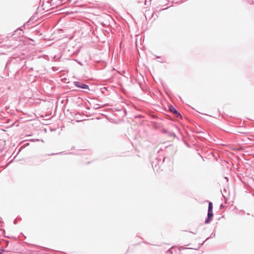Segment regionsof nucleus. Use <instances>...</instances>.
I'll return each mask as SVG.
<instances>
[{
    "label": "nucleus",
    "mask_w": 254,
    "mask_h": 254,
    "mask_svg": "<svg viewBox=\"0 0 254 254\" xmlns=\"http://www.w3.org/2000/svg\"><path fill=\"white\" fill-rule=\"evenodd\" d=\"M213 204L211 202H209L208 203V213H207V217L205 219V223L206 224L209 223L213 216Z\"/></svg>",
    "instance_id": "f257e3e1"
},
{
    "label": "nucleus",
    "mask_w": 254,
    "mask_h": 254,
    "mask_svg": "<svg viewBox=\"0 0 254 254\" xmlns=\"http://www.w3.org/2000/svg\"><path fill=\"white\" fill-rule=\"evenodd\" d=\"M74 85L78 88L85 89H89V86L88 85L83 83L80 82L75 81L74 82Z\"/></svg>",
    "instance_id": "f03ea898"
},
{
    "label": "nucleus",
    "mask_w": 254,
    "mask_h": 254,
    "mask_svg": "<svg viewBox=\"0 0 254 254\" xmlns=\"http://www.w3.org/2000/svg\"><path fill=\"white\" fill-rule=\"evenodd\" d=\"M169 111L176 115L177 117L181 116V114L172 105L169 106Z\"/></svg>",
    "instance_id": "7ed1b4c3"
},
{
    "label": "nucleus",
    "mask_w": 254,
    "mask_h": 254,
    "mask_svg": "<svg viewBox=\"0 0 254 254\" xmlns=\"http://www.w3.org/2000/svg\"><path fill=\"white\" fill-rule=\"evenodd\" d=\"M215 233H212L211 234V235L210 236V237H208V238H207L205 240V241L207 240H208V239H209V238H213L214 237H215Z\"/></svg>",
    "instance_id": "20e7f679"
},
{
    "label": "nucleus",
    "mask_w": 254,
    "mask_h": 254,
    "mask_svg": "<svg viewBox=\"0 0 254 254\" xmlns=\"http://www.w3.org/2000/svg\"><path fill=\"white\" fill-rule=\"evenodd\" d=\"M169 134L171 136H173V137H175L176 136L175 133H174V132H169Z\"/></svg>",
    "instance_id": "39448f33"
},
{
    "label": "nucleus",
    "mask_w": 254,
    "mask_h": 254,
    "mask_svg": "<svg viewBox=\"0 0 254 254\" xmlns=\"http://www.w3.org/2000/svg\"><path fill=\"white\" fill-rule=\"evenodd\" d=\"M166 160H170V158L169 157H164L163 159V162H164Z\"/></svg>",
    "instance_id": "423d86ee"
},
{
    "label": "nucleus",
    "mask_w": 254,
    "mask_h": 254,
    "mask_svg": "<svg viewBox=\"0 0 254 254\" xmlns=\"http://www.w3.org/2000/svg\"><path fill=\"white\" fill-rule=\"evenodd\" d=\"M58 153H52L51 155H55V154H57Z\"/></svg>",
    "instance_id": "0eeeda50"
},
{
    "label": "nucleus",
    "mask_w": 254,
    "mask_h": 254,
    "mask_svg": "<svg viewBox=\"0 0 254 254\" xmlns=\"http://www.w3.org/2000/svg\"><path fill=\"white\" fill-rule=\"evenodd\" d=\"M175 127L177 129H178V127H177V126H175Z\"/></svg>",
    "instance_id": "6e6552de"
},
{
    "label": "nucleus",
    "mask_w": 254,
    "mask_h": 254,
    "mask_svg": "<svg viewBox=\"0 0 254 254\" xmlns=\"http://www.w3.org/2000/svg\"><path fill=\"white\" fill-rule=\"evenodd\" d=\"M206 241H204L203 243H202V245H203V243L205 242Z\"/></svg>",
    "instance_id": "1a4fd4ad"
},
{
    "label": "nucleus",
    "mask_w": 254,
    "mask_h": 254,
    "mask_svg": "<svg viewBox=\"0 0 254 254\" xmlns=\"http://www.w3.org/2000/svg\"><path fill=\"white\" fill-rule=\"evenodd\" d=\"M0 219H1V218H0ZM0 222H1V220H0Z\"/></svg>",
    "instance_id": "9d476101"
},
{
    "label": "nucleus",
    "mask_w": 254,
    "mask_h": 254,
    "mask_svg": "<svg viewBox=\"0 0 254 254\" xmlns=\"http://www.w3.org/2000/svg\"><path fill=\"white\" fill-rule=\"evenodd\" d=\"M0 254H3L2 253L0 252Z\"/></svg>",
    "instance_id": "9b49d317"
},
{
    "label": "nucleus",
    "mask_w": 254,
    "mask_h": 254,
    "mask_svg": "<svg viewBox=\"0 0 254 254\" xmlns=\"http://www.w3.org/2000/svg\"><path fill=\"white\" fill-rule=\"evenodd\" d=\"M62 1H63L64 0H61Z\"/></svg>",
    "instance_id": "f8f14e48"
}]
</instances>
